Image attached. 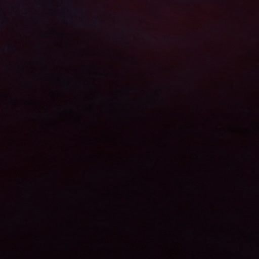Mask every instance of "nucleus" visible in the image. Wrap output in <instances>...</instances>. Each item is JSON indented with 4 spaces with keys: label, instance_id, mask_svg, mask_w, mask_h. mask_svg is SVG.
I'll return each mask as SVG.
<instances>
[{
    "label": "nucleus",
    "instance_id": "obj_1",
    "mask_svg": "<svg viewBox=\"0 0 259 259\" xmlns=\"http://www.w3.org/2000/svg\"><path fill=\"white\" fill-rule=\"evenodd\" d=\"M75 5L76 8L74 10L75 22L76 23L77 26L84 28L85 27V24L83 21H81V20L84 18V15H83L84 10L80 6L79 3L78 1H75Z\"/></svg>",
    "mask_w": 259,
    "mask_h": 259
},
{
    "label": "nucleus",
    "instance_id": "obj_2",
    "mask_svg": "<svg viewBox=\"0 0 259 259\" xmlns=\"http://www.w3.org/2000/svg\"><path fill=\"white\" fill-rule=\"evenodd\" d=\"M76 130L78 133L80 134V127L84 126V124H81L80 120V118L78 117L76 119Z\"/></svg>",
    "mask_w": 259,
    "mask_h": 259
},
{
    "label": "nucleus",
    "instance_id": "obj_3",
    "mask_svg": "<svg viewBox=\"0 0 259 259\" xmlns=\"http://www.w3.org/2000/svg\"><path fill=\"white\" fill-rule=\"evenodd\" d=\"M75 52H76L77 56L78 58H82V57H83L84 54H83V52H82L81 50L80 49V48H79V47L76 48Z\"/></svg>",
    "mask_w": 259,
    "mask_h": 259
},
{
    "label": "nucleus",
    "instance_id": "obj_4",
    "mask_svg": "<svg viewBox=\"0 0 259 259\" xmlns=\"http://www.w3.org/2000/svg\"><path fill=\"white\" fill-rule=\"evenodd\" d=\"M76 156L77 158V160H81L82 159V155L78 152L76 153Z\"/></svg>",
    "mask_w": 259,
    "mask_h": 259
},
{
    "label": "nucleus",
    "instance_id": "obj_5",
    "mask_svg": "<svg viewBox=\"0 0 259 259\" xmlns=\"http://www.w3.org/2000/svg\"><path fill=\"white\" fill-rule=\"evenodd\" d=\"M78 83L79 84V87H80V88L82 89L83 86L82 81L80 79H78Z\"/></svg>",
    "mask_w": 259,
    "mask_h": 259
},
{
    "label": "nucleus",
    "instance_id": "obj_6",
    "mask_svg": "<svg viewBox=\"0 0 259 259\" xmlns=\"http://www.w3.org/2000/svg\"><path fill=\"white\" fill-rule=\"evenodd\" d=\"M79 246H80V244H79L78 242H77L76 243V246L77 247H78Z\"/></svg>",
    "mask_w": 259,
    "mask_h": 259
},
{
    "label": "nucleus",
    "instance_id": "obj_7",
    "mask_svg": "<svg viewBox=\"0 0 259 259\" xmlns=\"http://www.w3.org/2000/svg\"><path fill=\"white\" fill-rule=\"evenodd\" d=\"M79 206L78 205V204L77 203V209H78V208H79Z\"/></svg>",
    "mask_w": 259,
    "mask_h": 259
}]
</instances>
